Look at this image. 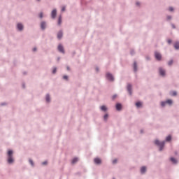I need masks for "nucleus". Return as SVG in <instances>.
<instances>
[{
  "instance_id": "1",
  "label": "nucleus",
  "mask_w": 179,
  "mask_h": 179,
  "mask_svg": "<svg viewBox=\"0 0 179 179\" xmlns=\"http://www.w3.org/2000/svg\"><path fill=\"white\" fill-rule=\"evenodd\" d=\"M8 163L9 164H11V163H13V151L11 150H9L8 151Z\"/></svg>"
},
{
  "instance_id": "2",
  "label": "nucleus",
  "mask_w": 179,
  "mask_h": 179,
  "mask_svg": "<svg viewBox=\"0 0 179 179\" xmlns=\"http://www.w3.org/2000/svg\"><path fill=\"white\" fill-rule=\"evenodd\" d=\"M155 145H157V146H159V150H163V148H164V141L160 142L159 140L155 141Z\"/></svg>"
},
{
  "instance_id": "3",
  "label": "nucleus",
  "mask_w": 179,
  "mask_h": 179,
  "mask_svg": "<svg viewBox=\"0 0 179 179\" xmlns=\"http://www.w3.org/2000/svg\"><path fill=\"white\" fill-rule=\"evenodd\" d=\"M155 56L157 61H160L162 59V55H160V53H159V52H155Z\"/></svg>"
},
{
  "instance_id": "4",
  "label": "nucleus",
  "mask_w": 179,
  "mask_h": 179,
  "mask_svg": "<svg viewBox=\"0 0 179 179\" xmlns=\"http://www.w3.org/2000/svg\"><path fill=\"white\" fill-rule=\"evenodd\" d=\"M106 78L108 80H110L111 82H113V80H114V77L110 73H106Z\"/></svg>"
},
{
  "instance_id": "5",
  "label": "nucleus",
  "mask_w": 179,
  "mask_h": 179,
  "mask_svg": "<svg viewBox=\"0 0 179 179\" xmlns=\"http://www.w3.org/2000/svg\"><path fill=\"white\" fill-rule=\"evenodd\" d=\"M58 50L60 52H62L63 54H65V50H64V46H62V45H58Z\"/></svg>"
},
{
  "instance_id": "6",
  "label": "nucleus",
  "mask_w": 179,
  "mask_h": 179,
  "mask_svg": "<svg viewBox=\"0 0 179 179\" xmlns=\"http://www.w3.org/2000/svg\"><path fill=\"white\" fill-rule=\"evenodd\" d=\"M159 74L161 75V76H166V71L164 69L159 68Z\"/></svg>"
},
{
  "instance_id": "7",
  "label": "nucleus",
  "mask_w": 179,
  "mask_h": 179,
  "mask_svg": "<svg viewBox=\"0 0 179 179\" xmlns=\"http://www.w3.org/2000/svg\"><path fill=\"white\" fill-rule=\"evenodd\" d=\"M127 90L130 95L132 94V85L131 84L127 85Z\"/></svg>"
},
{
  "instance_id": "8",
  "label": "nucleus",
  "mask_w": 179,
  "mask_h": 179,
  "mask_svg": "<svg viewBox=\"0 0 179 179\" xmlns=\"http://www.w3.org/2000/svg\"><path fill=\"white\" fill-rule=\"evenodd\" d=\"M57 16V10L54 9L51 13V17L52 19H55V17Z\"/></svg>"
},
{
  "instance_id": "9",
  "label": "nucleus",
  "mask_w": 179,
  "mask_h": 179,
  "mask_svg": "<svg viewBox=\"0 0 179 179\" xmlns=\"http://www.w3.org/2000/svg\"><path fill=\"white\" fill-rule=\"evenodd\" d=\"M94 162L95 164H101V159H100L99 158H95L94 159Z\"/></svg>"
},
{
  "instance_id": "10",
  "label": "nucleus",
  "mask_w": 179,
  "mask_h": 179,
  "mask_svg": "<svg viewBox=\"0 0 179 179\" xmlns=\"http://www.w3.org/2000/svg\"><path fill=\"white\" fill-rule=\"evenodd\" d=\"M17 27L18 30H20V31L23 30V24H22L21 23H18L17 24Z\"/></svg>"
},
{
  "instance_id": "11",
  "label": "nucleus",
  "mask_w": 179,
  "mask_h": 179,
  "mask_svg": "<svg viewBox=\"0 0 179 179\" xmlns=\"http://www.w3.org/2000/svg\"><path fill=\"white\" fill-rule=\"evenodd\" d=\"M141 174H145V173H146V166L141 167Z\"/></svg>"
},
{
  "instance_id": "12",
  "label": "nucleus",
  "mask_w": 179,
  "mask_h": 179,
  "mask_svg": "<svg viewBox=\"0 0 179 179\" xmlns=\"http://www.w3.org/2000/svg\"><path fill=\"white\" fill-rule=\"evenodd\" d=\"M121 108H122V106L121 105V103H117L116 104V109L120 111V110H121Z\"/></svg>"
},
{
  "instance_id": "13",
  "label": "nucleus",
  "mask_w": 179,
  "mask_h": 179,
  "mask_svg": "<svg viewBox=\"0 0 179 179\" xmlns=\"http://www.w3.org/2000/svg\"><path fill=\"white\" fill-rule=\"evenodd\" d=\"M45 26H46V24H45V22H42L41 23V29H42L43 30H44V29H45Z\"/></svg>"
},
{
  "instance_id": "14",
  "label": "nucleus",
  "mask_w": 179,
  "mask_h": 179,
  "mask_svg": "<svg viewBox=\"0 0 179 179\" xmlns=\"http://www.w3.org/2000/svg\"><path fill=\"white\" fill-rule=\"evenodd\" d=\"M62 23V17L60 15L59 17V20H58V25L61 26V24Z\"/></svg>"
},
{
  "instance_id": "15",
  "label": "nucleus",
  "mask_w": 179,
  "mask_h": 179,
  "mask_svg": "<svg viewBox=\"0 0 179 179\" xmlns=\"http://www.w3.org/2000/svg\"><path fill=\"white\" fill-rule=\"evenodd\" d=\"M57 38H59V40H61V38H62V31L58 32Z\"/></svg>"
},
{
  "instance_id": "16",
  "label": "nucleus",
  "mask_w": 179,
  "mask_h": 179,
  "mask_svg": "<svg viewBox=\"0 0 179 179\" xmlns=\"http://www.w3.org/2000/svg\"><path fill=\"white\" fill-rule=\"evenodd\" d=\"M166 104H173V101L171 99H168L166 101H165Z\"/></svg>"
},
{
  "instance_id": "17",
  "label": "nucleus",
  "mask_w": 179,
  "mask_h": 179,
  "mask_svg": "<svg viewBox=\"0 0 179 179\" xmlns=\"http://www.w3.org/2000/svg\"><path fill=\"white\" fill-rule=\"evenodd\" d=\"M101 110L102 111H107V107H106V106H101Z\"/></svg>"
},
{
  "instance_id": "18",
  "label": "nucleus",
  "mask_w": 179,
  "mask_h": 179,
  "mask_svg": "<svg viewBox=\"0 0 179 179\" xmlns=\"http://www.w3.org/2000/svg\"><path fill=\"white\" fill-rule=\"evenodd\" d=\"M174 48H175L176 50H178V48H179V43H178V42H176V43L174 44Z\"/></svg>"
},
{
  "instance_id": "19",
  "label": "nucleus",
  "mask_w": 179,
  "mask_h": 179,
  "mask_svg": "<svg viewBox=\"0 0 179 179\" xmlns=\"http://www.w3.org/2000/svg\"><path fill=\"white\" fill-rule=\"evenodd\" d=\"M136 107H138V108L142 107V103H141V102H136Z\"/></svg>"
},
{
  "instance_id": "20",
  "label": "nucleus",
  "mask_w": 179,
  "mask_h": 179,
  "mask_svg": "<svg viewBox=\"0 0 179 179\" xmlns=\"http://www.w3.org/2000/svg\"><path fill=\"white\" fill-rule=\"evenodd\" d=\"M79 160V159H78V158H74V159H73V160H72V164H75V163H77V162Z\"/></svg>"
},
{
  "instance_id": "21",
  "label": "nucleus",
  "mask_w": 179,
  "mask_h": 179,
  "mask_svg": "<svg viewBox=\"0 0 179 179\" xmlns=\"http://www.w3.org/2000/svg\"><path fill=\"white\" fill-rule=\"evenodd\" d=\"M166 142H170L171 141V136H168L166 138Z\"/></svg>"
},
{
  "instance_id": "22",
  "label": "nucleus",
  "mask_w": 179,
  "mask_h": 179,
  "mask_svg": "<svg viewBox=\"0 0 179 179\" xmlns=\"http://www.w3.org/2000/svg\"><path fill=\"white\" fill-rule=\"evenodd\" d=\"M46 101L48 102V103H50V95H46Z\"/></svg>"
},
{
  "instance_id": "23",
  "label": "nucleus",
  "mask_w": 179,
  "mask_h": 179,
  "mask_svg": "<svg viewBox=\"0 0 179 179\" xmlns=\"http://www.w3.org/2000/svg\"><path fill=\"white\" fill-rule=\"evenodd\" d=\"M134 71L136 72V71H137V69H136V62H134Z\"/></svg>"
},
{
  "instance_id": "24",
  "label": "nucleus",
  "mask_w": 179,
  "mask_h": 179,
  "mask_svg": "<svg viewBox=\"0 0 179 179\" xmlns=\"http://www.w3.org/2000/svg\"><path fill=\"white\" fill-rule=\"evenodd\" d=\"M171 161L173 162L175 164H176V163H177V160L173 157L171 158Z\"/></svg>"
},
{
  "instance_id": "25",
  "label": "nucleus",
  "mask_w": 179,
  "mask_h": 179,
  "mask_svg": "<svg viewBox=\"0 0 179 179\" xmlns=\"http://www.w3.org/2000/svg\"><path fill=\"white\" fill-rule=\"evenodd\" d=\"M171 96H177V92H176V91L172 92Z\"/></svg>"
},
{
  "instance_id": "26",
  "label": "nucleus",
  "mask_w": 179,
  "mask_h": 179,
  "mask_svg": "<svg viewBox=\"0 0 179 179\" xmlns=\"http://www.w3.org/2000/svg\"><path fill=\"white\" fill-rule=\"evenodd\" d=\"M105 121H107V119L108 118V114H106L103 117Z\"/></svg>"
},
{
  "instance_id": "27",
  "label": "nucleus",
  "mask_w": 179,
  "mask_h": 179,
  "mask_svg": "<svg viewBox=\"0 0 179 179\" xmlns=\"http://www.w3.org/2000/svg\"><path fill=\"white\" fill-rule=\"evenodd\" d=\"M166 101H163V102H162L161 103V106H162V107H164V106H166Z\"/></svg>"
},
{
  "instance_id": "28",
  "label": "nucleus",
  "mask_w": 179,
  "mask_h": 179,
  "mask_svg": "<svg viewBox=\"0 0 179 179\" xmlns=\"http://www.w3.org/2000/svg\"><path fill=\"white\" fill-rule=\"evenodd\" d=\"M168 65L171 66L173 65V60L169 62Z\"/></svg>"
},
{
  "instance_id": "29",
  "label": "nucleus",
  "mask_w": 179,
  "mask_h": 179,
  "mask_svg": "<svg viewBox=\"0 0 179 179\" xmlns=\"http://www.w3.org/2000/svg\"><path fill=\"white\" fill-rule=\"evenodd\" d=\"M52 73H57V68L53 69Z\"/></svg>"
},
{
  "instance_id": "30",
  "label": "nucleus",
  "mask_w": 179,
  "mask_h": 179,
  "mask_svg": "<svg viewBox=\"0 0 179 179\" xmlns=\"http://www.w3.org/2000/svg\"><path fill=\"white\" fill-rule=\"evenodd\" d=\"M29 163H30V164H31L32 166H34V163H33V160L29 159Z\"/></svg>"
},
{
  "instance_id": "31",
  "label": "nucleus",
  "mask_w": 179,
  "mask_h": 179,
  "mask_svg": "<svg viewBox=\"0 0 179 179\" xmlns=\"http://www.w3.org/2000/svg\"><path fill=\"white\" fill-rule=\"evenodd\" d=\"M169 10H170V12H173V10H174V8H173V7H170Z\"/></svg>"
},
{
  "instance_id": "32",
  "label": "nucleus",
  "mask_w": 179,
  "mask_h": 179,
  "mask_svg": "<svg viewBox=\"0 0 179 179\" xmlns=\"http://www.w3.org/2000/svg\"><path fill=\"white\" fill-rule=\"evenodd\" d=\"M39 17H41V19H43V13H41L39 14Z\"/></svg>"
},
{
  "instance_id": "33",
  "label": "nucleus",
  "mask_w": 179,
  "mask_h": 179,
  "mask_svg": "<svg viewBox=\"0 0 179 179\" xmlns=\"http://www.w3.org/2000/svg\"><path fill=\"white\" fill-rule=\"evenodd\" d=\"M62 12H65V7L62 8Z\"/></svg>"
},
{
  "instance_id": "34",
  "label": "nucleus",
  "mask_w": 179,
  "mask_h": 179,
  "mask_svg": "<svg viewBox=\"0 0 179 179\" xmlns=\"http://www.w3.org/2000/svg\"><path fill=\"white\" fill-rule=\"evenodd\" d=\"M63 79H66L67 80V79H68L67 76H64Z\"/></svg>"
},
{
  "instance_id": "35",
  "label": "nucleus",
  "mask_w": 179,
  "mask_h": 179,
  "mask_svg": "<svg viewBox=\"0 0 179 179\" xmlns=\"http://www.w3.org/2000/svg\"><path fill=\"white\" fill-rule=\"evenodd\" d=\"M113 164H115V163H117V159H114V160L113 161Z\"/></svg>"
},
{
  "instance_id": "36",
  "label": "nucleus",
  "mask_w": 179,
  "mask_h": 179,
  "mask_svg": "<svg viewBox=\"0 0 179 179\" xmlns=\"http://www.w3.org/2000/svg\"><path fill=\"white\" fill-rule=\"evenodd\" d=\"M168 43L171 44V39L168 40Z\"/></svg>"
},
{
  "instance_id": "37",
  "label": "nucleus",
  "mask_w": 179,
  "mask_h": 179,
  "mask_svg": "<svg viewBox=\"0 0 179 179\" xmlns=\"http://www.w3.org/2000/svg\"><path fill=\"white\" fill-rule=\"evenodd\" d=\"M117 97V95H114L113 96V100H114V99H115Z\"/></svg>"
},
{
  "instance_id": "38",
  "label": "nucleus",
  "mask_w": 179,
  "mask_h": 179,
  "mask_svg": "<svg viewBox=\"0 0 179 179\" xmlns=\"http://www.w3.org/2000/svg\"><path fill=\"white\" fill-rule=\"evenodd\" d=\"M43 164V165L47 164V162H43V164Z\"/></svg>"
},
{
  "instance_id": "39",
  "label": "nucleus",
  "mask_w": 179,
  "mask_h": 179,
  "mask_svg": "<svg viewBox=\"0 0 179 179\" xmlns=\"http://www.w3.org/2000/svg\"><path fill=\"white\" fill-rule=\"evenodd\" d=\"M33 51H37V48H34L33 49Z\"/></svg>"
},
{
  "instance_id": "40",
  "label": "nucleus",
  "mask_w": 179,
  "mask_h": 179,
  "mask_svg": "<svg viewBox=\"0 0 179 179\" xmlns=\"http://www.w3.org/2000/svg\"><path fill=\"white\" fill-rule=\"evenodd\" d=\"M96 72H99V68H96Z\"/></svg>"
},
{
  "instance_id": "41",
  "label": "nucleus",
  "mask_w": 179,
  "mask_h": 179,
  "mask_svg": "<svg viewBox=\"0 0 179 179\" xmlns=\"http://www.w3.org/2000/svg\"><path fill=\"white\" fill-rule=\"evenodd\" d=\"M136 5H137V6H139V2H137V3H136Z\"/></svg>"
},
{
  "instance_id": "42",
  "label": "nucleus",
  "mask_w": 179,
  "mask_h": 179,
  "mask_svg": "<svg viewBox=\"0 0 179 179\" xmlns=\"http://www.w3.org/2000/svg\"><path fill=\"white\" fill-rule=\"evenodd\" d=\"M168 19H171V17H168Z\"/></svg>"
},
{
  "instance_id": "43",
  "label": "nucleus",
  "mask_w": 179,
  "mask_h": 179,
  "mask_svg": "<svg viewBox=\"0 0 179 179\" xmlns=\"http://www.w3.org/2000/svg\"><path fill=\"white\" fill-rule=\"evenodd\" d=\"M173 29H175V28H176V27H174V25H173Z\"/></svg>"
},
{
  "instance_id": "44",
  "label": "nucleus",
  "mask_w": 179,
  "mask_h": 179,
  "mask_svg": "<svg viewBox=\"0 0 179 179\" xmlns=\"http://www.w3.org/2000/svg\"><path fill=\"white\" fill-rule=\"evenodd\" d=\"M68 71H69V67H67Z\"/></svg>"
},
{
  "instance_id": "45",
  "label": "nucleus",
  "mask_w": 179,
  "mask_h": 179,
  "mask_svg": "<svg viewBox=\"0 0 179 179\" xmlns=\"http://www.w3.org/2000/svg\"><path fill=\"white\" fill-rule=\"evenodd\" d=\"M37 1H40V0H37Z\"/></svg>"
}]
</instances>
